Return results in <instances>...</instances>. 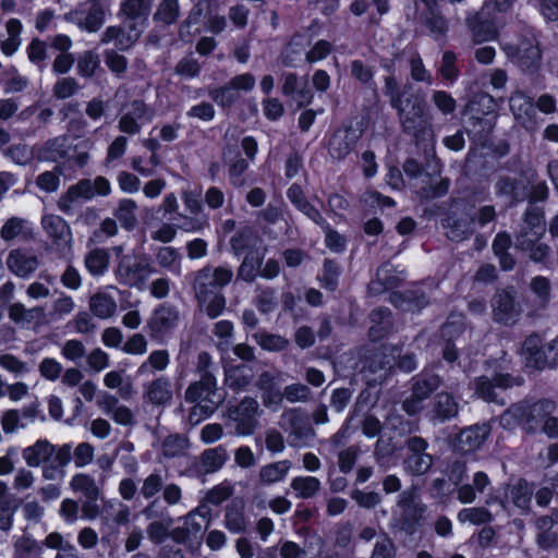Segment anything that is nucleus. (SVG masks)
Here are the masks:
<instances>
[{
	"label": "nucleus",
	"instance_id": "obj_47",
	"mask_svg": "<svg viewBox=\"0 0 558 558\" xmlns=\"http://www.w3.org/2000/svg\"><path fill=\"white\" fill-rule=\"evenodd\" d=\"M227 460L226 450L221 447L206 449L201 456V462L206 473L220 470Z\"/></svg>",
	"mask_w": 558,
	"mask_h": 558
},
{
	"label": "nucleus",
	"instance_id": "obj_29",
	"mask_svg": "<svg viewBox=\"0 0 558 558\" xmlns=\"http://www.w3.org/2000/svg\"><path fill=\"white\" fill-rule=\"evenodd\" d=\"M142 31L136 24H123V26H109L106 29L108 40H114L120 49H128L141 37Z\"/></svg>",
	"mask_w": 558,
	"mask_h": 558
},
{
	"label": "nucleus",
	"instance_id": "obj_55",
	"mask_svg": "<svg viewBox=\"0 0 558 558\" xmlns=\"http://www.w3.org/2000/svg\"><path fill=\"white\" fill-rule=\"evenodd\" d=\"M255 338L260 348L269 352H281L289 345L284 337L266 331L257 333Z\"/></svg>",
	"mask_w": 558,
	"mask_h": 558
},
{
	"label": "nucleus",
	"instance_id": "obj_25",
	"mask_svg": "<svg viewBox=\"0 0 558 558\" xmlns=\"http://www.w3.org/2000/svg\"><path fill=\"white\" fill-rule=\"evenodd\" d=\"M242 257V263L238 269V278L251 283L259 276V270L265 258V250L259 247L244 254Z\"/></svg>",
	"mask_w": 558,
	"mask_h": 558
},
{
	"label": "nucleus",
	"instance_id": "obj_32",
	"mask_svg": "<svg viewBox=\"0 0 558 558\" xmlns=\"http://www.w3.org/2000/svg\"><path fill=\"white\" fill-rule=\"evenodd\" d=\"M458 413V403L449 392H438L433 400L432 416L440 422L454 417Z\"/></svg>",
	"mask_w": 558,
	"mask_h": 558
},
{
	"label": "nucleus",
	"instance_id": "obj_20",
	"mask_svg": "<svg viewBox=\"0 0 558 558\" xmlns=\"http://www.w3.org/2000/svg\"><path fill=\"white\" fill-rule=\"evenodd\" d=\"M533 496V487L530 483L521 477L517 481V483L512 486H509L502 494V496H498L499 504L502 508H506L509 504V499L511 502L520 509H527L531 505Z\"/></svg>",
	"mask_w": 558,
	"mask_h": 558
},
{
	"label": "nucleus",
	"instance_id": "obj_45",
	"mask_svg": "<svg viewBox=\"0 0 558 558\" xmlns=\"http://www.w3.org/2000/svg\"><path fill=\"white\" fill-rule=\"evenodd\" d=\"M136 203L133 199L123 198L119 202L118 208L114 213L116 218L128 231L133 230L136 226Z\"/></svg>",
	"mask_w": 558,
	"mask_h": 558
},
{
	"label": "nucleus",
	"instance_id": "obj_56",
	"mask_svg": "<svg viewBox=\"0 0 558 558\" xmlns=\"http://www.w3.org/2000/svg\"><path fill=\"white\" fill-rule=\"evenodd\" d=\"M100 65V60L96 53L90 50L85 51L77 59V73L82 77H93Z\"/></svg>",
	"mask_w": 558,
	"mask_h": 558
},
{
	"label": "nucleus",
	"instance_id": "obj_9",
	"mask_svg": "<svg viewBox=\"0 0 558 558\" xmlns=\"http://www.w3.org/2000/svg\"><path fill=\"white\" fill-rule=\"evenodd\" d=\"M178 320L179 312L174 306L167 303L159 304L147 323L150 338L162 340L175 328Z\"/></svg>",
	"mask_w": 558,
	"mask_h": 558
},
{
	"label": "nucleus",
	"instance_id": "obj_36",
	"mask_svg": "<svg viewBox=\"0 0 558 558\" xmlns=\"http://www.w3.org/2000/svg\"><path fill=\"white\" fill-rule=\"evenodd\" d=\"M422 19L434 39L438 40L446 37L449 31L448 21L438 9L425 11Z\"/></svg>",
	"mask_w": 558,
	"mask_h": 558
},
{
	"label": "nucleus",
	"instance_id": "obj_58",
	"mask_svg": "<svg viewBox=\"0 0 558 558\" xmlns=\"http://www.w3.org/2000/svg\"><path fill=\"white\" fill-rule=\"evenodd\" d=\"M320 228L325 232L326 247L333 253H342L347 247V240L344 235L335 230L329 222L328 226L324 225Z\"/></svg>",
	"mask_w": 558,
	"mask_h": 558
},
{
	"label": "nucleus",
	"instance_id": "obj_33",
	"mask_svg": "<svg viewBox=\"0 0 558 558\" xmlns=\"http://www.w3.org/2000/svg\"><path fill=\"white\" fill-rule=\"evenodd\" d=\"M209 5L202 0H198L189 11L187 16L179 25V35L184 38L201 33L199 23L205 16V11Z\"/></svg>",
	"mask_w": 558,
	"mask_h": 558
},
{
	"label": "nucleus",
	"instance_id": "obj_12",
	"mask_svg": "<svg viewBox=\"0 0 558 558\" xmlns=\"http://www.w3.org/2000/svg\"><path fill=\"white\" fill-rule=\"evenodd\" d=\"M465 24L475 44L493 41L498 37L495 20L489 15L475 12L465 19Z\"/></svg>",
	"mask_w": 558,
	"mask_h": 558
},
{
	"label": "nucleus",
	"instance_id": "obj_18",
	"mask_svg": "<svg viewBox=\"0 0 558 558\" xmlns=\"http://www.w3.org/2000/svg\"><path fill=\"white\" fill-rule=\"evenodd\" d=\"M229 244L233 256L240 258L244 254L262 247V240L252 227L244 226L234 232Z\"/></svg>",
	"mask_w": 558,
	"mask_h": 558
},
{
	"label": "nucleus",
	"instance_id": "obj_50",
	"mask_svg": "<svg viewBox=\"0 0 558 558\" xmlns=\"http://www.w3.org/2000/svg\"><path fill=\"white\" fill-rule=\"evenodd\" d=\"M474 393L485 402H498V395L493 378L478 376L473 381Z\"/></svg>",
	"mask_w": 558,
	"mask_h": 558
},
{
	"label": "nucleus",
	"instance_id": "obj_4",
	"mask_svg": "<svg viewBox=\"0 0 558 558\" xmlns=\"http://www.w3.org/2000/svg\"><path fill=\"white\" fill-rule=\"evenodd\" d=\"M442 379L439 375L422 371L411 379V392L401 404L409 416L418 415L425 408V401L440 387Z\"/></svg>",
	"mask_w": 558,
	"mask_h": 558
},
{
	"label": "nucleus",
	"instance_id": "obj_23",
	"mask_svg": "<svg viewBox=\"0 0 558 558\" xmlns=\"http://www.w3.org/2000/svg\"><path fill=\"white\" fill-rule=\"evenodd\" d=\"M217 389V379L211 372H204L201 374V379L191 383L184 393V399L187 403H199L210 395H214Z\"/></svg>",
	"mask_w": 558,
	"mask_h": 558
},
{
	"label": "nucleus",
	"instance_id": "obj_1",
	"mask_svg": "<svg viewBox=\"0 0 558 558\" xmlns=\"http://www.w3.org/2000/svg\"><path fill=\"white\" fill-rule=\"evenodd\" d=\"M384 95L398 113L404 133L418 137L427 123V102L421 90L414 92L410 83L401 86L393 75L385 77Z\"/></svg>",
	"mask_w": 558,
	"mask_h": 558
},
{
	"label": "nucleus",
	"instance_id": "obj_59",
	"mask_svg": "<svg viewBox=\"0 0 558 558\" xmlns=\"http://www.w3.org/2000/svg\"><path fill=\"white\" fill-rule=\"evenodd\" d=\"M456 62L457 54L454 51L447 50L442 53L439 73L444 80L456 81L458 78L460 72Z\"/></svg>",
	"mask_w": 558,
	"mask_h": 558
},
{
	"label": "nucleus",
	"instance_id": "obj_35",
	"mask_svg": "<svg viewBox=\"0 0 558 558\" xmlns=\"http://www.w3.org/2000/svg\"><path fill=\"white\" fill-rule=\"evenodd\" d=\"M146 112V105L143 100L132 102V112L124 113L119 120V129L122 133L135 135L141 131L137 119Z\"/></svg>",
	"mask_w": 558,
	"mask_h": 558
},
{
	"label": "nucleus",
	"instance_id": "obj_11",
	"mask_svg": "<svg viewBox=\"0 0 558 558\" xmlns=\"http://www.w3.org/2000/svg\"><path fill=\"white\" fill-rule=\"evenodd\" d=\"M471 116L466 120V131L470 136H473L477 141H486L494 128L496 122V113L494 108H488L487 111L471 108Z\"/></svg>",
	"mask_w": 558,
	"mask_h": 558
},
{
	"label": "nucleus",
	"instance_id": "obj_5",
	"mask_svg": "<svg viewBox=\"0 0 558 558\" xmlns=\"http://www.w3.org/2000/svg\"><path fill=\"white\" fill-rule=\"evenodd\" d=\"M233 278L232 268L229 265L211 267L206 265L195 272L193 290L198 304L204 305L216 290L228 286Z\"/></svg>",
	"mask_w": 558,
	"mask_h": 558
},
{
	"label": "nucleus",
	"instance_id": "obj_21",
	"mask_svg": "<svg viewBox=\"0 0 558 558\" xmlns=\"http://www.w3.org/2000/svg\"><path fill=\"white\" fill-rule=\"evenodd\" d=\"M390 302L395 307H405L411 312H420L429 304L428 294L422 289L392 291Z\"/></svg>",
	"mask_w": 558,
	"mask_h": 558
},
{
	"label": "nucleus",
	"instance_id": "obj_43",
	"mask_svg": "<svg viewBox=\"0 0 558 558\" xmlns=\"http://www.w3.org/2000/svg\"><path fill=\"white\" fill-rule=\"evenodd\" d=\"M43 227L57 241H63L66 235H71L69 223L63 217L58 215L45 216L43 218Z\"/></svg>",
	"mask_w": 558,
	"mask_h": 558
},
{
	"label": "nucleus",
	"instance_id": "obj_7",
	"mask_svg": "<svg viewBox=\"0 0 558 558\" xmlns=\"http://www.w3.org/2000/svg\"><path fill=\"white\" fill-rule=\"evenodd\" d=\"M259 405L252 397L243 398L230 409V417L235 422V432L240 436H251L255 433L258 421Z\"/></svg>",
	"mask_w": 558,
	"mask_h": 558
},
{
	"label": "nucleus",
	"instance_id": "obj_30",
	"mask_svg": "<svg viewBox=\"0 0 558 558\" xmlns=\"http://www.w3.org/2000/svg\"><path fill=\"white\" fill-rule=\"evenodd\" d=\"M342 275L340 264L333 258H325L322 271L317 275V281L320 288L329 293H333L339 288V280Z\"/></svg>",
	"mask_w": 558,
	"mask_h": 558
},
{
	"label": "nucleus",
	"instance_id": "obj_24",
	"mask_svg": "<svg viewBox=\"0 0 558 558\" xmlns=\"http://www.w3.org/2000/svg\"><path fill=\"white\" fill-rule=\"evenodd\" d=\"M474 223L475 219L471 215L459 216L454 213L442 220V226L449 229L450 239L454 242L468 239L473 232Z\"/></svg>",
	"mask_w": 558,
	"mask_h": 558
},
{
	"label": "nucleus",
	"instance_id": "obj_54",
	"mask_svg": "<svg viewBox=\"0 0 558 558\" xmlns=\"http://www.w3.org/2000/svg\"><path fill=\"white\" fill-rule=\"evenodd\" d=\"M94 190L93 182L89 179H82L68 189L66 193L62 197V202H73L80 198L86 201L92 199L95 196Z\"/></svg>",
	"mask_w": 558,
	"mask_h": 558
},
{
	"label": "nucleus",
	"instance_id": "obj_46",
	"mask_svg": "<svg viewBox=\"0 0 558 558\" xmlns=\"http://www.w3.org/2000/svg\"><path fill=\"white\" fill-rule=\"evenodd\" d=\"M60 175H66V173L63 170V166L58 162L51 171L40 173L37 177L36 184L46 193L56 192L60 185Z\"/></svg>",
	"mask_w": 558,
	"mask_h": 558
},
{
	"label": "nucleus",
	"instance_id": "obj_38",
	"mask_svg": "<svg viewBox=\"0 0 558 558\" xmlns=\"http://www.w3.org/2000/svg\"><path fill=\"white\" fill-rule=\"evenodd\" d=\"M90 312L98 318L111 317L117 311L114 299L107 293H96L89 300Z\"/></svg>",
	"mask_w": 558,
	"mask_h": 558
},
{
	"label": "nucleus",
	"instance_id": "obj_52",
	"mask_svg": "<svg viewBox=\"0 0 558 558\" xmlns=\"http://www.w3.org/2000/svg\"><path fill=\"white\" fill-rule=\"evenodd\" d=\"M179 15L180 4L178 0H162L157 8L154 19L166 25H171L177 22Z\"/></svg>",
	"mask_w": 558,
	"mask_h": 558
},
{
	"label": "nucleus",
	"instance_id": "obj_61",
	"mask_svg": "<svg viewBox=\"0 0 558 558\" xmlns=\"http://www.w3.org/2000/svg\"><path fill=\"white\" fill-rule=\"evenodd\" d=\"M333 50V46L326 39L317 40L314 46L306 52V62L316 63L326 59Z\"/></svg>",
	"mask_w": 558,
	"mask_h": 558
},
{
	"label": "nucleus",
	"instance_id": "obj_3",
	"mask_svg": "<svg viewBox=\"0 0 558 558\" xmlns=\"http://www.w3.org/2000/svg\"><path fill=\"white\" fill-rule=\"evenodd\" d=\"M521 353L527 367L543 371L558 366V347L551 340L544 343V339L537 332L526 336L522 342Z\"/></svg>",
	"mask_w": 558,
	"mask_h": 558
},
{
	"label": "nucleus",
	"instance_id": "obj_53",
	"mask_svg": "<svg viewBox=\"0 0 558 558\" xmlns=\"http://www.w3.org/2000/svg\"><path fill=\"white\" fill-rule=\"evenodd\" d=\"M387 426L399 435L412 434L418 429L416 421L405 418L404 415L390 412L386 418Z\"/></svg>",
	"mask_w": 558,
	"mask_h": 558
},
{
	"label": "nucleus",
	"instance_id": "obj_15",
	"mask_svg": "<svg viewBox=\"0 0 558 558\" xmlns=\"http://www.w3.org/2000/svg\"><path fill=\"white\" fill-rule=\"evenodd\" d=\"M489 435L487 425H472L459 432L456 437V449L464 454L480 449Z\"/></svg>",
	"mask_w": 558,
	"mask_h": 558
},
{
	"label": "nucleus",
	"instance_id": "obj_17",
	"mask_svg": "<svg viewBox=\"0 0 558 558\" xmlns=\"http://www.w3.org/2000/svg\"><path fill=\"white\" fill-rule=\"evenodd\" d=\"M369 320L372 323L368 328V338L372 342H379L387 339L393 328L392 313L386 306H379L369 313Z\"/></svg>",
	"mask_w": 558,
	"mask_h": 558
},
{
	"label": "nucleus",
	"instance_id": "obj_27",
	"mask_svg": "<svg viewBox=\"0 0 558 558\" xmlns=\"http://www.w3.org/2000/svg\"><path fill=\"white\" fill-rule=\"evenodd\" d=\"M534 418L533 410L524 403H514L500 415V425L512 429L517 426L530 424Z\"/></svg>",
	"mask_w": 558,
	"mask_h": 558
},
{
	"label": "nucleus",
	"instance_id": "obj_62",
	"mask_svg": "<svg viewBox=\"0 0 558 558\" xmlns=\"http://www.w3.org/2000/svg\"><path fill=\"white\" fill-rule=\"evenodd\" d=\"M350 496L364 509H374L381 502V496L376 492H364L355 488L351 492Z\"/></svg>",
	"mask_w": 558,
	"mask_h": 558
},
{
	"label": "nucleus",
	"instance_id": "obj_37",
	"mask_svg": "<svg viewBox=\"0 0 558 558\" xmlns=\"http://www.w3.org/2000/svg\"><path fill=\"white\" fill-rule=\"evenodd\" d=\"M310 44V40L306 39L304 34H293L282 52L283 65L293 66L294 61L300 58Z\"/></svg>",
	"mask_w": 558,
	"mask_h": 558
},
{
	"label": "nucleus",
	"instance_id": "obj_42",
	"mask_svg": "<svg viewBox=\"0 0 558 558\" xmlns=\"http://www.w3.org/2000/svg\"><path fill=\"white\" fill-rule=\"evenodd\" d=\"M110 255L105 248L92 250L85 258V266L93 276H101L109 267Z\"/></svg>",
	"mask_w": 558,
	"mask_h": 558
},
{
	"label": "nucleus",
	"instance_id": "obj_34",
	"mask_svg": "<svg viewBox=\"0 0 558 558\" xmlns=\"http://www.w3.org/2000/svg\"><path fill=\"white\" fill-rule=\"evenodd\" d=\"M356 138L350 135L349 131L335 132L328 144V150L330 156L337 160H343L354 149Z\"/></svg>",
	"mask_w": 558,
	"mask_h": 558
},
{
	"label": "nucleus",
	"instance_id": "obj_19",
	"mask_svg": "<svg viewBox=\"0 0 558 558\" xmlns=\"http://www.w3.org/2000/svg\"><path fill=\"white\" fill-rule=\"evenodd\" d=\"M72 15L76 24L88 33L99 31L105 22L104 7L81 4L72 12Z\"/></svg>",
	"mask_w": 558,
	"mask_h": 558
},
{
	"label": "nucleus",
	"instance_id": "obj_16",
	"mask_svg": "<svg viewBox=\"0 0 558 558\" xmlns=\"http://www.w3.org/2000/svg\"><path fill=\"white\" fill-rule=\"evenodd\" d=\"M495 193L512 207L526 199V185L520 179L502 175L495 183Z\"/></svg>",
	"mask_w": 558,
	"mask_h": 558
},
{
	"label": "nucleus",
	"instance_id": "obj_51",
	"mask_svg": "<svg viewBox=\"0 0 558 558\" xmlns=\"http://www.w3.org/2000/svg\"><path fill=\"white\" fill-rule=\"evenodd\" d=\"M433 464V457L429 453L417 456H405L404 469L412 475H423L429 471Z\"/></svg>",
	"mask_w": 558,
	"mask_h": 558
},
{
	"label": "nucleus",
	"instance_id": "obj_60",
	"mask_svg": "<svg viewBox=\"0 0 558 558\" xmlns=\"http://www.w3.org/2000/svg\"><path fill=\"white\" fill-rule=\"evenodd\" d=\"M360 454L357 446H350L338 454V466L341 473L349 474L356 464Z\"/></svg>",
	"mask_w": 558,
	"mask_h": 558
},
{
	"label": "nucleus",
	"instance_id": "obj_39",
	"mask_svg": "<svg viewBox=\"0 0 558 558\" xmlns=\"http://www.w3.org/2000/svg\"><path fill=\"white\" fill-rule=\"evenodd\" d=\"M148 400L153 404L162 405L172 398L169 380L165 377L154 379L147 387Z\"/></svg>",
	"mask_w": 558,
	"mask_h": 558
},
{
	"label": "nucleus",
	"instance_id": "obj_48",
	"mask_svg": "<svg viewBox=\"0 0 558 558\" xmlns=\"http://www.w3.org/2000/svg\"><path fill=\"white\" fill-rule=\"evenodd\" d=\"M460 522H470L474 525L488 524L494 520L492 512L485 507L464 508L459 511Z\"/></svg>",
	"mask_w": 558,
	"mask_h": 558
},
{
	"label": "nucleus",
	"instance_id": "obj_28",
	"mask_svg": "<svg viewBox=\"0 0 558 558\" xmlns=\"http://www.w3.org/2000/svg\"><path fill=\"white\" fill-rule=\"evenodd\" d=\"M37 257L27 256L21 250H12L7 258L9 270L20 278H27L37 267Z\"/></svg>",
	"mask_w": 558,
	"mask_h": 558
},
{
	"label": "nucleus",
	"instance_id": "obj_22",
	"mask_svg": "<svg viewBox=\"0 0 558 558\" xmlns=\"http://www.w3.org/2000/svg\"><path fill=\"white\" fill-rule=\"evenodd\" d=\"M57 447L47 439H38L32 446L23 449L22 457L29 468H38L47 463L57 452Z\"/></svg>",
	"mask_w": 558,
	"mask_h": 558
},
{
	"label": "nucleus",
	"instance_id": "obj_8",
	"mask_svg": "<svg viewBox=\"0 0 558 558\" xmlns=\"http://www.w3.org/2000/svg\"><path fill=\"white\" fill-rule=\"evenodd\" d=\"M508 54L523 71L536 69L541 60V49L534 36H521L518 44L508 46Z\"/></svg>",
	"mask_w": 558,
	"mask_h": 558
},
{
	"label": "nucleus",
	"instance_id": "obj_40",
	"mask_svg": "<svg viewBox=\"0 0 558 558\" xmlns=\"http://www.w3.org/2000/svg\"><path fill=\"white\" fill-rule=\"evenodd\" d=\"M70 485L74 492L82 493L86 499H99L100 490L89 474L76 473Z\"/></svg>",
	"mask_w": 558,
	"mask_h": 558
},
{
	"label": "nucleus",
	"instance_id": "obj_14",
	"mask_svg": "<svg viewBox=\"0 0 558 558\" xmlns=\"http://www.w3.org/2000/svg\"><path fill=\"white\" fill-rule=\"evenodd\" d=\"M287 197L293 207L312 220L315 225L328 226L319 209H317L305 196L304 190L299 183H292L287 190Z\"/></svg>",
	"mask_w": 558,
	"mask_h": 558
},
{
	"label": "nucleus",
	"instance_id": "obj_10",
	"mask_svg": "<svg viewBox=\"0 0 558 558\" xmlns=\"http://www.w3.org/2000/svg\"><path fill=\"white\" fill-rule=\"evenodd\" d=\"M492 308L494 320L502 325L514 323L521 313L511 289L498 290L492 299Z\"/></svg>",
	"mask_w": 558,
	"mask_h": 558
},
{
	"label": "nucleus",
	"instance_id": "obj_6",
	"mask_svg": "<svg viewBox=\"0 0 558 558\" xmlns=\"http://www.w3.org/2000/svg\"><path fill=\"white\" fill-rule=\"evenodd\" d=\"M255 83L256 80L252 73L238 74L221 86L209 87L208 96L221 109H231L240 101V92H251Z\"/></svg>",
	"mask_w": 558,
	"mask_h": 558
},
{
	"label": "nucleus",
	"instance_id": "obj_63",
	"mask_svg": "<svg viewBox=\"0 0 558 558\" xmlns=\"http://www.w3.org/2000/svg\"><path fill=\"white\" fill-rule=\"evenodd\" d=\"M17 505L12 499L0 500V530L8 532L13 526Z\"/></svg>",
	"mask_w": 558,
	"mask_h": 558
},
{
	"label": "nucleus",
	"instance_id": "obj_57",
	"mask_svg": "<svg viewBox=\"0 0 558 558\" xmlns=\"http://www.w3.org/2000/svg\"><path fill=\"white\" fill-rule=\"evenodd\" d=\"M41 553L36 539L22 536L14 543V558H32Z\"/></svg>",
	"mask_w": 558,
	"mask_h": 558
},
{
	"label": "nucleus",
	"instance_id": "obj_49",
	"mask_svg": "<svg viewBox=\"0 0 558 558\" xmlns=\"http://www.w3.org/2000/svg\"><path fill=\"white\" fill-rule=\"evenodd\" d=\"M251 383L245 374V366H234L226 371L225 385L234 392L244 390Z\"/></svg>",
	"mask_w": 558,
	"mask_h": 558
},
{
	"label": "nucleus",
	"instance_id": "obj_44",
	"mask_svg": "<svg viewBox=\"0 0 558 558\" xmlns=\"http://www.w3.org/2000/svg\"><path fill=\"white\" fill-rule=\"evenodd\" d=\"M291 488L298 497L308 499L318 493L320 482L314 476H296L291 481Z\"/></svg>",
	"mask_w": 558,
	"mask_h": 558
},
{
	"label": "nucleus",
	"instance_id": "obj_2",
	"mask_svg": "<svg viewBox=\"0 0 558 558\" xmlns=\"http://www.w3.org/2000/svg\"><path fill=\"white\" fill-rule=\"evenodd\" d=\"M114 255L113 274L116 280L128 288L142 290L155 271L151 258L135 248L125 251L123 245L112 246Z\"/></svg>",
	"mask_w": 558,
	"mask_h": 558
},
{
	"label": "nucleus",
	"instance_id": "obj_64",
	"mask_svg": "<svg viewBox=\"0 0 558 558\" xmlns=\"http://www.w3.org/2000/svg\"><path fill=\"white\" fill-rule=\"evenodd\" d=\"M186 441V438L179 434L168 436L162 444L163 454L169 458L180 456L185 449Z\"/></svg>",
	"mask_w": 558,
	"mask_h": 558
},
{
	"label": "nucleus",
	"instance_id": "obj_13",
	"mask_svg": "<svg viewBox=\"0 0 558 558\" xmlns=\"http://www.w3.org/2000/svg\"><path fill=\"white\" fill-rule=\"evenodd\" d=\"M75 150L72 140L69 135H59L46 141L38 150V159L44 161L58 162L65 161L69 154Z\"/></svg>",
	"mask_w": 558,
	"mask_h": 558
},
{
	"label": "nucleus",
	"instance_id": "obj_41",
	"mask_svg": "<svg viewBox=\"0 0 558 558\" xmlns=\"http://www.w3.org/2000/svg\"><path fill=\"white\" fill-rule=\"evenodd\" d=\"M290 461L282 460L264 465L259 471L260 482L274 484L282 481L289 472Z\"/></svg>",
	"mask_w": 558,
	"mask_h": 558
},
{
	"label": "nucleus",
	"instance_id": "obj_31",
	"mask_svg": "<svg viewBox=\"0 0 558 558\" xmlns=\"http://www.w3.org/2000/svg\"><path fill=\"white\" fill-rule=\"evenodd\" d=\"M149 0H123L119 16L123 24H135L137 20H146L149 14Z\"/></svg>",
	"mask_w": 558,
	"mask_h": 558
},
{
	"label": "nucleus",
	"instance_id": "obj_26",
	"mask_svg": "<svg viewBox=\"0 0 558 558\" xmlns=\"http://www.w3.org/2000/svg\"><path fill=\"white\" fill-rule=\"evenodd\" d=\"M72 448L69 444H63L58 448V451L51 460L47 463H44L43 466V477L45 480H56L58 477H63L64 468L71 462L72 459Z\"/></svg>",
	"mask_w": 558,
	"mask_h": 558
}]
</instances>
